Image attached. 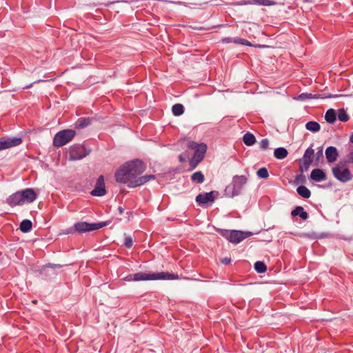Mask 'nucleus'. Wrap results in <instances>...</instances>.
<instances>
[{"mask_svg": "<svg viewBox=\"0 0 353 353\" xmlns=\"http://www.w3.org/2000/svg\"><path fill=\"white\" fill-rule=\"evenodd\" d=\"M145 170L144 163L135 159L123 164L115 173L118 183L126 184L130 188V182L138 178Z\"/></svg>", "mask_w": 353, "mask_h": 353, "instance_id": "f257e3e1", "label": "nucleus"}, {"mask_svg": "<svg viewBox=\"0 0 353 353\" xmlns=\"http://www.w3.org/2000/svg\"><path fill=\"white\" fill-rule=\"evenodd\" d=\"M247 182L248 178L245 176L234 175L232 177V183L225 188V194L232 198L239 195Z\"/></svg>", "mask_w": 353, "mask_h": 353, "instance_id": "f03ea898", "label": "nucleus"}, {"mask_svg": "<svg viewBox=\"0 0 353 353\" xmlns=\"http://www.w3.org/2000/svg\"><path fill=\"white\" fill-rule=\"evenodd\" d=\"M75 135L76 131L74 130H62L54 135L53 139V145L56 148L62 147L71 141Z\"/></svg>", "mask_w": 353, "mask_h": 353, "instance_id": "7ed1b4c3", "label": "nucleus"}, {"mask_svg": "<svg viewBox=\"0 0 353 353\" xmlns=\"http://www.w3.org/2000/svg\"><path fill=\"white\" fill-rule=\"evenodd\" d=\"M91 152L90 148H87L83 144H74L69 148L68 159L70 161H77L87 157Z\"/></svg>", "mask_w": 353, "mask_h": 353, "instance_id": "20e7f679", "label": "nucleus"}, {"mask_svg": "<svg viewBox=\"0 0 353 353\" xmlns=\"http://www.w3.org/2000/svg\"><path fill=\"white\" fill-rule=\"evenodd\" d=\"M108 225V223L106 221L92 223L85 221H79L74 223L73 228L75 232L82 234L99 230Z\"/></svg>", "mask_w": 353, "mask_h": 353, "instance_id": "39448f33", "label": "nucleus"}, {"mask_svg": "<svg viewBox=\"0 0 353 353\" xmlns=\"http://www.w3.org/2000/svg\"><path fill=\"white\" fill-rule=\"evenodd\" d=\"M332 171L334 176L342 183H346L352 178V173L349 168L345 167V165L341 162L335 167H333Z\"/></svg>", "mask_w": 353, "mask_h": 353, "instance_id": "423d86ee", "label": "nucleus"}, {"mask_svg": "<svg viewBox=\"0 0 353 353\" xmlns=\"http://www.w3.org/2000/svg\"><path fill=\"white\" fill-rule=\"evenodd\" d=\"M61 267L59 264L48 263L40 269L39 274L43 279H52L57 275V270Z\"/></svg>", "mask_w": 353, "mask_h": 353, "instance_id": "0eeeda50", "label": "nucleus"}, {"mask_svg": "<svg viewBox=\"0 0 353 353\" xmlns=\"http://www.w3.org/2000/svg\"><path fill=\"white\" fill-rule=\"evenodd\" d=\"M179 276L177 274L168 272H161L157 273H147V281L153 280H177Z\"/></svg>", "mask_w": 353, "mask_h": 353, "instance_id": "6e6552de", "label": "nucleus"}, {"mask_svg": "<svg viewBox=\"0 0 353 353\" xmlns=\"http://www.w3.org/2000/svg\"><path fill=\"white\" fill-rule=\"evenodd\" d=\"M22 143L20 137H1L0 138V151L17 146Z\"/></svg>", "mask_w": 353, "mask_h": 353, "instance_id": "1a4fd4ad", "label": "nucleus"}, {"mask_svg": "<svg viewBox=\"0 0 353 353\" xmlns=\"http://www.w3.org/2000/svg\"><path fill=\"white\" fill-rule=\"evenodd\" d=\"M188 147L194 151V155L200 159H203L206 150L207 145L205 143H198L194 141H190Z\"/></svg>", "mask_w": 353, "mask_h": 353, "instance_id": "9d476101", "label": "nucleus"}, {"mask_svg": "<svg viewBox=\"0 0 353 353\" xmlns=\"http://www.w3.org/2000/svg\"><path fill=\"white\" fill-rule=\"evenodd\" d=\"M107 191L105 190L104 177L100 175L96 182L94 189L91 191L90 194L94 196H103L105 195Z\"/></svg>", "mask_w": 353, "mask_h": 353, "instance_id": "9b49d317", "label": "nucleus"}, {"mask_svg": "<svg viewBox=\"0 0 353 353\" xmlns=\"http://www.w3.org/2000/svg\"><path fill=\"white\" fill-rule=\"evenodd\" d=\"M229 241L233 243H239L243 240L252 234L250 232H242L239 230H232Z\"/></svg>", "mask_w": 353, "mask_h": 353, "instance_id": "f8f14e48", "label": "nucleus"}, {"mask_svg": "<svg viewBox=\"0 0 353 353\" xmlns=\"http://www.w3.org/2000/svg\"><path fill=\"white\" fill-rule=\"evenodd\" d=\"M20 192L23 204L25 203H32L37 198V194L32 188H26L20 191Z\"/></svg>", "mask_w": 353, "mask_h": 353, "instance_id": "ddd939ff", "label": "nucleus"}, {"mask_svg": "<svg viewBox=\"0 0 353 353\" xmlns=\"http://www.w3.org/2000/svg\"><path fill=\"white\" fill-rule=\"evenodd\" d=\"M155 179V175L154 174H145L143 176H138V178L133 181L130 182V188H134L141 186L150 180Z\"/></svg>", "mask_w": 353, "mask_h": 353, "instance_id": "4468645a", "label": "nucleus"}, {"mask_svg": "<svg viewBox=\"0 0 353 353\" xmlns=\"http://www.w3.org/2000/svg\"><path fill=\"white\" fill-rule=\"evenodd\" d=\"M6 203L10 207L23 205L20 191H17L10 195L6 199Z\"/></svg>", "mask_w": 353, "mask_h": 353, "instance_id": "2eb2a0df", "label": "nucleus"}, {"mask_svg": "<svg viewBox=\"0 0 353 353\" xmlns=\"http://www.w3.org/2000/svg\"><path fill=\"white\" fill-rule=\"evenodd\" d=\"M325 157L328 163H334L339 157V152L336 147L329 146L325 150Z\"/></svg>", "mask_w": 353, "mask_h": 353, "instance_id": "dca6fc26", "label": "nucleus"}, {"mask_svg": "<svg viewBox=\"0 0 353 353\" xmlns=\"http://www.w3.org/2000/svg\"><path fill=\"white\" fill-rule=\"evenodd\" d=\"M214 201V192L212 191L204 194H199L196 197V201L199 204H206L208 202Z\"/></svg>", "mask_w": 353, "mask_h": 353, "instance_id": "f3484780", "label": "nucleus"}, {"mask_svg": "<svg viewBox=\"0 0 353 353\" xmlns=\"http://www.w3.org/2000/svg\"><path fill=\"white\" fill-rule=\"evenodd\" d=\"M123 280L128 282L147 281V272H139L133 274H128L123 277Z\"/></svg>", "mask_w": 353, "mask_h": 353, "instance_id": "a211bd4d", "label": "nucleus"}, {"mask_svg": "<svg viewBox=\"0 0 353 353\" xmlns=\"http://www.w3.org/2000/svg\"><path fill=\"white\" fill-rule=\"evenodd\" d=\"M310 178L316 182H321L326 179V174L322 169L316 168L312 170Z\"/></svg>", "mask_w": 353, "mask_h": 353, "instance_id": "6ab92c4d", "label": "nucleus"}, {"mask_svg": "<svg viewBox=\"0 0 353 353\" xmlns=\"http://www.w3.org/2000/svg\"><path fill=\"white\" fill-rule=\"evenodd\" d=\"M291 215L292 216H299L303 220H306L308 218V214L307 212L304 211V209L302 206L296 207L292 212Z\"/></svg>", "mask_w": 353, "mask_h": 353, "instance_id": "aec40b11", "label": "nucleus"}, {"mask_svg": "<svg viewBox=\"0 0 353 353\" xmlns=\"http://www.w3.org/2000/svg\"><path fill=\"white\" fill-rule=\"evenodd\" d=\"M92 118L90 117H80L76 121V127L77 128H83L91 124Z\"/></svg>", "mask_w": 353, "mask_h": 353, "instance_id": "412c9836", "label": "nucleus"}, {"mask_svg": "<svg viewBox=\"0 0 353 353\" xmlns=\"http://www.w3.org/2000/svg\"><path fill=\"white\" fill-rule=\"evenodd\" d=\"M243 143L248 145H253L256 142V138L253 134L247 132L243 137Z\"/></svg>", "mask_w": 353, "mask_h": 353, "instance_id": "4be33fe9", "label": "nucleus"}, {"mask_svg": "<svg viewBox=\"0 0 353 353\" xmlns=\"http://www.w3.org/2000/svg\"><path fill=\"white\" fill-rule=\"evenodd\" d=\"M288 154V150L283 147L276 148L274 152V156L277 159H283L287 157Z\"/></svg>", "mask_w": 353, "mask_h": 353, "instance_id": "5701e85b", "label": "nucleus"}, {"mask_svg": "<svg viewBox=\"0 0 353 353\" xmlns=\"http://www.w3.org/2000/svg\"><path fill=\"white\" fill-rule=\"evenodd\" d=\"M298 194L304 199H308L311 196L310 190L305 185H300L296 188Z\"/></svg>", "mask_w": 353, "mask_h": 353, "instance_id": "b1692460", "label": "nucleus"}, {"mask_svg": "<svg viewBox=\"0 0 353 353\" xmlns=\"http://www.w3.org/2000/svg\"><path fill=\"white\" fill-rule=\"evenodd\" d=\"M32 228V221L29 219H24L23 220L19 226V229L21 232L26 233L31 230Z\"/></svg>", "mask_w": 353, "mask_h": 353, "instance_id": "393cba45", "label": "nucleus"}, {"mask_svg": "<svg viewBox=\"0 0 353 353\" xmlns=\"http://www.w3.org/2000/svg\"><path fill=\"white\" fill-rule=\"evenodd\" d=\"M325 119L329 123H333L336 119V114L334 109H329L325 114Z\"/></svg>", "mask_w": 353, "mask_h": 353, "instance_id": "a878e982", "label": "nucleus"}, {"mask_svg": "<svg viewBox=\"0 0 353 353\" xmlns=\"http://www.w3.org/2000/svg\"><path fill=\"white\" fill-rule=\"evenodd\" d=\"M305 128L307 130L314 133V132H317L320 130L321 125L318 122L311 121L307 122L305 124Z\"/></svg>", "mask_w": 353, "mask_h": 353, "instance_id": "bb28decb", "label": "nucleus"}, {"mask_svg": "<svg viewBox=\"0 0 353 353\" xmlns=\"http://www.w3.org/2000/svg\"><path fill=\"white\" fill-rule=\"evenodd\" d=\"M325 98L322 94H314L312 93H301L299 95V99L300 100H306V99H324Z\"/></svg>", "mask_w": 353, "mask_h": 353, "instance_id": "cd10ccee", "label": "nucleus"}, {"mask_svg": "<svg viewBox=\"0 0 353 353\" xmlns=\"http://www.w3.org/2000/svg\"><path fill=\"white\" fill-rule=\"evenodd\" d=\"M251 4H256L259 6H274L276 3L273 0H251L250 1Z\"/></svg>", "mask_w": 353, "mask_h": 353, "instance_id": "c85d7f7f", "label": "nucleus"}, {"mask_svg": "<svg viewBox=\"0 0 353 353\" xmlns=\"http://www.w3.org/2000/svg\"><path fill=\"white\" fill-rule=\"evenodd\" d=\"M191 180L198 183H202L205 180V176L202 172L197 171L192 174Z\"/></svg>", "mask_w": 353, "mask_h": 353, "instance_id": "c756f323", "label": "nucleus"}, {"mask_svg": "<svg viewBox=\"0 0 353 353\" xmlns=\"http://www.w3.org/2000/svg\"><path fill=\"white\" fill-rule=\"evenodd\" d=\"M172 112L174 116H180L184 112V107L181 103H176L172 106Z\"/></svg>", "mask_w": 353, "mask_h": 353, "instance_id": "7c9ffc66", "label": "nucleus"}, {"mask_svg": "<svg viewBox=\"0 0 353 353\" xmlns=\"http://www.w3.org/2000/svg\"><path fill=\"white\" fill-rule=\"evenodd\" d=\"M254 270L258 273H264L267 270V266L264 262L259 261L254 263Z\"/></svg>", "mask_w": 353, "mask_h": 353, "instance_id": "2f4dec72", "label": "nucleus"}, {"mask_svg": "<svg viewBox=\"0 0 353 353\" xmlns=\"http://www.w3.org/2000/svg\"><path fill=\"white\" fill-rule=\"evenodd\" d=\"M337 117L339 120L342 122H346L350 119L349 115L343 108L339 110Z\"/></svg>", "mask_w": 353, "mask_h": 353, "instance_id": "473e14b6", "label": "nucleus"}, {"mask_svg": "<svg viewBox=\"0 0 353 353\" xmlns=\"http://www.w3.org/2000/svg\"><path fill=\"white\" fill-rule=\"evenodd\" d=\"M314 150L312 148V147H309L305 151V153H304V155H303V161H312V157L314 155Z\"/></svg>", "mask_w": 353, "mask_h": 353, "instance_id": "72a5a7b5", "label": "nucleus"}, {"mask_svg": "<svg viewBox=\"0 0 353 353\" xmlns=\"http://www.w3.org/2000/svg\"><path fill=\"white\" fill-rule=\"evenodd\" d=\"M203 159H200L199 158L196 157V156L193 155L192 159L190 160L189 164L191 170H194L196 168L198 164L202 161Z\"/></svg>", "mask_w": 353, "mask_h": 353, "instance_id": "f704fd0d", "label": "nucleus"}, {"mask_svg": "<svg viewBox=\"0 0 353 353\" xmlns=\"http://www.w3.org/2000/svg\"><path fill=\"white\" fill-rule=\"evenodd\" d=\"M257 176L261 179H267L269 176L268 169L265 167L261 168L256 172Z\"/></svg>", "mask_w": 353, "mask_h": 353, "instance_id": "c9c22d12", "label": "nucleus"}, {"mask_svg": "<svg viewBox=\"0 0 353 353\" xmlns=\"http://www.w3.org/2000/svg\"><path fill=\"white\" fill-rule=\"evenodd\" d=\"M233 43H236V44L243 45V46H253L249 41H248L245 39L239 38V37L234 38Z\"/></svg>", "mask_w": 353, "mask_h": 353, "instance_id": "e433bc0d", "label": "nucleus"}, {"mask_svg": "<svg viewBox=\"0 0 353 353\" xmlns=\"http://www.w3.org/2000/svg\"><path fill=\"white\" fill-rule=\"evenodd\" d=\"M124 235H125V239H124V243H123L124 245L127 248H132L133 245L132 238L130 235H127L126 234H125Z\"/></svg>", "mask_w": 353, "mask_h": 353, "instance_id": "4c0bfd02", "label": "nucleus"}, {"mask_svg": "<svg viewBox=\"0 0 353 353\" xmlns=\"http://www.w3.org/2000/svg\"><path fill=\"white\" fill-rule=\"evenodd\" d=\"M231 233L232 230H221L220 232V234L228 241L230 238Z\"/></svg>", "mask_w": 353, "mask_h": 353, "instance_id": "58836bf2", "label": "nucleus"}, {"mask_svg": "<svg viewBox=\"0 0 353 353\" xmlns=\"http://www.w3.org/2000/svg\"><path fill=\"white\" fill-rule=\"evenodd\" d=\"M269 146V140L268 139H263L260 143V148L263 150H265Z\"/></svg>", "mask_w": 353, "mask_h": 353, "instance_id": "ea45409f", "label": "nucleus"}, {"mask_svg": "<svg viewBox=\"0 0 353 353\" xmlns=\"http://www.w3.org/2000/svg\"><path fill=\"white\" fill-rule=\"evenodd\" d=\"M312 161H303V165L300 167L301 172H303L304 170H307L310 165H311Z\"/></svg>", "mask_w": 353, "mask_h": 353, "instance_id": "a19ab883", "label": "nucleus"}, {"mask_svg": "<svg viewBox=\"0 0 353 353\" xmlns=\"http://www.w3.org/2000/svg\"><path fill=\"white\" fill-rule=\"evenodd\" d=\"M305 181V176L302 174L297 175L295 178V182L296 183H303Z\"/></svg>", "mask_w": 353, "mask_h": 353, "instance_id": "79ce46f5", "label": "nucleus"}, {"mask_svg": "<svg viewBox=\"0 0 353 353\" xmlns=\"http://www.w3.org/2000/svg\"><path fill=\"white\" fill-rule=\"evenodd\" d=\"M316 157L317 160H319L320 159H323V148L320 147L319 148V150L316 153Z\"/></svg>", "mask_w": 353, "mask_h": 353, "instance_id": "37998d69", "label": "nucleus"}, {"mask_svg": "<svg viewBox=\"0 0 353 353\" xmlns=\"http://www.w3.org/2000/svg\"><path fill=\"white\" fill-rule=\"evenodd\" d=\"M346 162L348 163H353V151L350 152L347 155Z\"/></svg>", "mask_w": 353, "mask_h": 353, "instance_id": "c03bdc74", "label": "nucleus"}, {"mask_svg": "<svg viewBox=\"0 0 353 353\" xmlns=\"http://www.w3.org/2000/svg\"><path fill=\"white\" fill-rule=\"evenodd\" d=\"M234 39V38H232V37H225L222 39V42L224 43H233Z\"/></svg>", "mask_w": 353, "mask_h": 353, "instance_id": "a18cd8bd", "label": "nucleus"}, {"mask_svg": "<svg viewBox=\"0 0 353 353\" xmlns=\"http://www.w3.org/2000/svg\"><path fill=\"white\" fill-rule=\"evenodd\" d=\"M221 263L225 264V265H228V264H230L231 263V259L230 258H228V257L223 258L221 260Z\"/></svg>", "mask_w": 353, "mask_h": 353, "instance_id": "49530a36", "label": "nucleus"}, {"mask_svg": "<svg viewBox=\"0 0 353 353\" xmlns=\"http://www.w3.org/2000/svg\"><path fill=\"white\" fill-rule=\"evenodd\" d=\"M118 211H119V214L122 215L124 212V209L122 207L119 206L118 208Z\"/></svg>", "mask_w": 353, "mask_h": 353, "instance_id": "de8ad7c7", "label": "nucleus"}, {"mask_svg": "<svg viewBox=\"0 0 353 353\" xmlns=\"http://www.w3.org/2000/svg\"><path fill=\"white\" fill-rule=\"evenodd\" d=\"M171 3L178 4V5H181L183 3L181 1H171Z\"/></svg>", "mask_w": 353, "mask_h": 353, "instance_id": "09e8293b", "label": "nucleus"}, {"mask_svg": "<svg viewBox=\"0 0 353 353\" xmlns=\"http://www.w3.org/2000/svg\"><path fill=\"white\" fill-rule=\"evenodd\" d=\"M350 142L353 143V133L352 134V135L350 137Z\"/></svg>", "mask_w": 353, "mask_h": 353, "instance_id": "8fccbe9b", "label": "nucleus"}, {"mask_svg": "<svg viewBox=\"0 0 353 353\" xmlns=\"http://www.w3.org/2000/svg\"><path fill=\"white\" fill-rule=\"evenodd\" d=\"M179 161H180L181 162H183V161H184V159L183 158V157H182L181 155H180V156L179 157Z\"/></svg>", "mask_w": 353, "mask_h": 353, "instance_id": "3c124183", "label": "nucleus"}]
</instances>
